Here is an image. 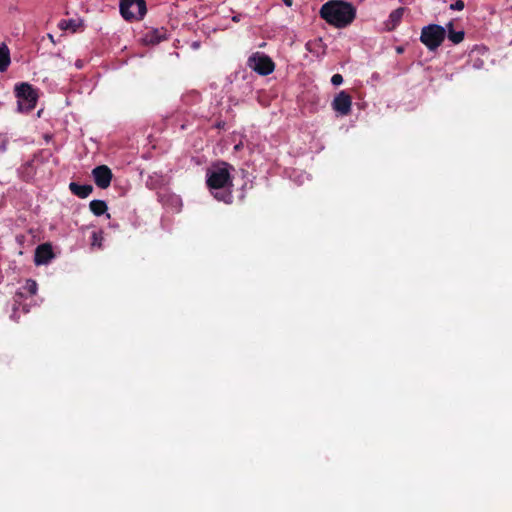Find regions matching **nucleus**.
Returning <instances> with one entry per match:
<instances>
[{"label": "nucleus", "mask_w": 512, "mask_h": 512, "mask_svg": "<svg viewBox=\"0 0 512 512\" xmlns=\"http://www.w3.org/2000/svg\"><path fill=\"white\" fill-rule=\"evenodd\" d=\"M120 13L125 20H141L147 13L145 0H121Z\"/></svg>", "instance_id": "nucleus-5"}, {"label": "nucleus", "mask_w": 512, "mask_h": 512, "mask_svg": "<svg viewBox=\"0 0 512 512\" xmlns=\"http://www.w3.org/2000/svg\"><path fill=\"white\" fill-rule=\"evenodd\" d=\"M14 92L19 111L30 112L36 107L38 94L31 84L27 82L18 83L15 85Z\"/></svg>", "instance_id": "nucleus-3"}, {"label": "nucleus", "mask_w": 512, "mask_h": 512, "mask_svg": "<svg viewBox=\"0 0 512 512\" xmlns=\"http://www.w3.org/2000/svg\"><path fill=\"white\" fill-rule=\"evenodd\" d=\"M283 3L287 6V7H291L293 5V0H282Z\"/></svg>", "instance_id": "nucleus-21"}, {"label": "nucleus", "mask_w": 512, "mask_h": 512, "mask_svg": "<svg viewBox=\"0 0 512 512\" xmlns=\"http://www.w3.org/2000/svg\"><path fill=\"white\" fill-rule=\"evenodd\" d=\"M331 83L335 86H338L343 83V77L340 74H334L331 78Z\"/></svg>", "instance_id": "nucleus-20"}, {"label": "nucleus", "mask_w": 512, "mask_h": 512, "mask_svg": "<svg viewBox=\"0 0 512 512\" xmlns=\"http://www.w3.org/2000/svg\"><path fill=\"white\" fill-rule=\"evenodd\" d=\"M79 26L80 22L76 19H62L58 23V28L63 31L76 32Z\"/></svg>", "instance_id": "nucleus-14"}, {"label": "nucleus", "mask_w": 512, "mask_h": 512, "mask_svg": "<svg viewBox=\"0 0 512 512\" xmlns=\"http://www.w3.org/2000/svg\"><path fill=\"white\" fill-rule=\"evenodd\" d=\"M101 241H102V237L97 232H93L92 233V246H98L100 248Z\"/></svg>", "instance_id": "nucleus-18"}, {"label": "nucleus", "mask_w": 512, "mask_h": 512, "mask_svg": "<svg viewBox=\"0 0 512 512\" xmlns=\"http://www.w3.org/2000/svg\"><path fill=\"white\" fill-rule=\"evenodd\" d=\"M76 66L80 68L81 67V63L77 62Z\"/></svg>", "instance_id": "nucleus-24"}, {"label": "nucleus", "mask_w": 512, "mask_h": 512, "mask_svg": "<svg viewBox=\"0 0 512 512\" xmlns=\"http://www.w3.org/2000/svg\"><path fill=\"white\" fill-rule=\"evenodd\" d=\"M146 38L147 41L152 44L160 43L163 39H165V31L163 29L154 30L151 33L147 34Z\"/></svg>", "instance_id": "nucleus-16"}, {"label": "nucleus", "mask_w": 512, "mask_h": 512, "mask_svg": "<svg viewBox=\"0 0 512 512\" xmlns=\"http://www.w3.org/2000/svg\"><path fill=\"white\" fill-rule=\"evenodd\" d=\"M92 176L94 178L95 184L101 189L108 188L113 177L111 169L106 165L95 167L92 170Z\"/></svg>", "instance_id": "nucleus-7"}, {"label": "nucleus", "mask_w": 512, "mask_h": 512, "mask_svg": "<svg viewBox=\"0 0 512 512\" xmlns=\"http://www.w3.org/2000/svg\"><path fill=\"white\" fill-rule=\"evenodd\" d=\"M69 189L74 195L78 196L79 198H86L93 191L92 185H89V184L81 185V184H78L75 182H71L69 184Z\"/></svg>", "instance_id": "nucleus-11"}, {"label": "nucleus", "mask_w": 512, "mask_h": 512, "mask_svg": "<svg viewBox=\"0 0 512 512\" xmlns=\"http://www.w3.org/2000/svg\"><path fill=\"white\" fill-rule=\"evenodd\" d=\"M54 258V253L51 244L44 243L39 245L35 250L34 261L36 265H43L50 262Z\"/></svg>", "instance_id": "nucleus-9"}, {"label": "nucleus", "mask_w": 512, "mask_h": 512, "mask_svg": "<svg viewBox=\"0 0 512 512\" xmlns=\"http://www.w3.org/2000/svg\"><path fill=\"white\" fill-rule=\"evenodd\" d=\"M446 35L448 37V39L453 43V44H459L460 42L463 41L464 39V36H465V33L463 30L461 31H454L453 29V23L452 22H449L447 24V31H446Z\"/></svg>", "instance_id": "nucleus-13"}, {"label": "nucleus", "mask_w": 512, "mask_h": 512, "mask_svg": "<svg viewBox=\"0 0 512 512\" xmlns=\"http://www.w3.org/2000/svg\"><path fill=\"white\" fill-rule=\"evenodd\" d=\"M405 12V8L399 7L393 10L388 19L384 22L385 29L387 31H393L396 27L401 23L403 15Z\"/></svg>", "instance_id": "nucleus-10"}, {"label": "nucleus", "mask_w": 512, "mask_h": 512, "mask_svg": "<svg viewBox=\"0 0 512 512\" xmlns=\"http://www.w3.org/2000/svg\"><path fill=\"white\" fill-rule=\"evenodd\" d=\"M446 37V29L438 24H429L421 30L420 41L430 51L436 50Z\"/></svg>", "instance_id": "nucleus-4"}, {"label": "nucleus", "mask_w": 512, "mask_h": 512, "mask_svg": "<svg viewBox=\"0 0 512 512\" xmlns=\"http://www.w3.org/2000/svg\"><path fill=\"white\" fill-rule=\"evenodd\" d=\"M248 66L263 76L271 74L275 68L272 59L269 56L259 52L252 54L248 58Z\"/></svg>", "instance_id": "nucleus-6"}, {"label": "nucleus", "mask_w": 512, "mask_h": 512, "mask_svg": "<svg viewBox=\"0 0 512 512\" xmlns=\"http://www.w3.org/2000/svg\"><path fill=\"white\" fill-rule=\"evenodd\" d=\"M11 63L10 50L5 43L0 44V72H5Z\"/></svg>", "instance_id": "nucleus-12"}, {"label": "nucleus", "mask_w": 512, "mask_h": 512, "mask_svg": "<svg viewBox=\"0 0 512 512\" xmlns=\"http://www.w3.org/2000/svg\"><path fill=\"white\" fill-rule=\"evenodd\" d=\"M47 37H48V39H49L53 44H55V43H56V41H55V39H54V36H53L52 34H47Z\"/></svg>", "instance_id": "nucleus-22"}, {"label": "nucleus", "mask_w": 512, "mask_h": 512, "mask_svg": "<svg viewBox=\"0 0 512 512\" xmlns=\"http://www.w3.org/2000/svg\"><path fill=\"white\" fill-rule=\"evenodd\" d=\"M320 17L336 28H345L356 17V10L352 4L341 0H330L322 5Z\"/></svg>", "instance_id": "nucleus-2"}, {"label": "nucleus", "mask_w": 512, "mask_h": 512, "mask_svg": "<svg viewBox=\"0 0 512 512\" xmlns=\"http://www.w3.org/2000/svg\"><path fill=\"white\" fill-rule=\"evenodd\" d=\"M89 207L91 212L96 216H101L107 211V204L103 200H92Z\"/></svg>", "instance_id": "nucleus-15"}, {"label": "nucleus", "mask_w": 512, "mask_h": 512, "mask_svg": "<svg viewBox=\"0 0 512 512\" xmlns=\"http://www.w3.org/2000/svg\"><path fill=\"white\" fill-rule=\"evenodd\" d=\"M464 2L463 0H457L454 3L450 5L451 10H463L464 9Z\"/></svg>", "instance_id": "nucleus-19"}, {"label": "nucleus", "mask_w": 512, "mask_h": 512, "mask_svg": "<svg viewBox=\"0 0 512 512\" xmlns=\"http://www.w3.org/2000/svg\"><path fill=\"white\" fill-rule=\"evenodd\" d=\"M37 283L35 280L33 279H28L26 280V283L24 285V289L30 294V295H34L36 294L37 292Z\"/></svg>", "instance_id": "nucleus-17"}, {"label": "nucleus", "mask_w": 512, "mask_h": 512, "mask_svg": "<svg viewBox=\"0 0 512 512\" xmlns=\"http://www.w3.org/2000/svg\"><path fill=\"white\" fill-rule=\"evenodd\" d=\"M351 106L352 98L346 91L339 92L332 102V108L344 116L351 112Z\"/></svg>", "instance_id": "nucleus-8"}, {"label": "nucleus", "mask_w": 512, "mask_h": 512, "mask_svg": "<svg viewBox=\"0 0 512 512\" xmlns=\"http://www.w3.org/2000/svg\"><path fill=\"white\" fill-rule=\"evenodd\" d=\"M233 169L232 165L222 162L221 165L208 170L206 174V184L212 191L213 196L226 204H231L233 201V182L230 175V170Z\"/></svg>", "instance_id": "nucleus-1"}, {"label": "nucleus", "mask_w": 512, "mask_h": 512, "mask_svg": "<svg viewBox=\"0 0 512 512\" xmlns=\"http://www.w3.org/2000/svg\"><path fill=\"white\" fill-rule=\"evenodd\" d=\"M233 21H238V17L234 16Z\"/></svg>", "instance_id": "nucleus-23"}]
</instances>
